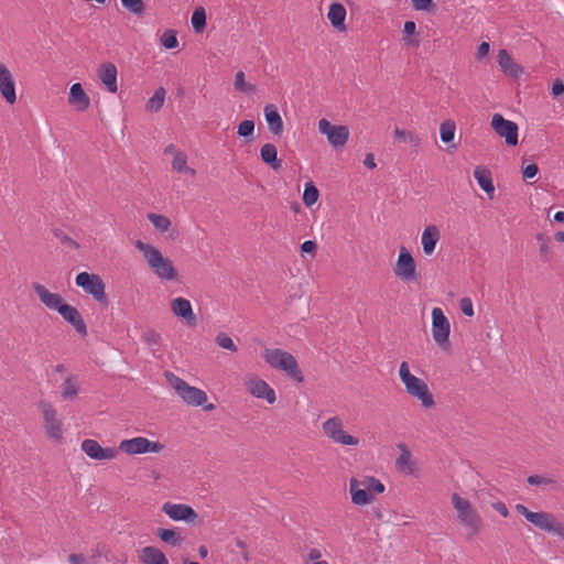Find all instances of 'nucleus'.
I'll return each instance as SVG.
<instances>
[{"instance_id": "f257e3e1", "label": "nucleus", "mask_w": 564, "mask_h": 564, "mask_svg": "<svg viewBox=\"0 0 564 564\" xmlns=\"http://www.w3.org/2000/svg\"><path fill=\"white\" fill-rule=\"evenodd\" d=\"M134 247L142 253L145 263L159 279L173 281L177 278V270L173 261L164 257L158 247L140 239L134 242Z\"/></svg>"}, {"instance_id": "f03ea898", "label": "nucleus", "mask_w": 564, "mask_h": 564, "mask_svg": "<svg viewBox=\"0 0 564 564\" xmlns=\"http://www.w3.org/2000/svg\"><path fill=\"white\" fill-rule=\"evenodd\" d=\"M451 500L457 513V521L466 529L468 538L478 534L482 529L484 522L470 501L456 492L452 494Z\"/></svg>"}, {"instance_id": "7ed1b4c3", "label": "nucleus", "mask_w": 564, "mask_h": 564, "mask_svg": "<svg viewBox=\"0 0 564 564\" xmlns=\"http://www.w3.org/2000/svg\"><path fill=\"white\" fill-rule=\"evenodd\" d=\"M262 357L270 367L285 372L295 382L303 381V373L292 354L280 348H267Z\"/></svg>"}, {"instance_id": "20e7f679", "label": "nucleus", "mask_w": 564, "mask_h": 564, "mask_svg": "<svg viewBox=\"0 0 564 564\" xmlns=\"http://www.w3.org/2000/svg\"><path fill=\"white\" fill-rule=\"evenodd\" d=\"M399 377L405 387L406 393L417 399L425 409H432L435 405L434 398L427 384L410 372L406 361L401 362Z\"/></svg>"}, {"instance_id": "39448f33", "label": "nucleus", "mask_w": 564, "mask_h": 564, "mask_svg": "<svg viewBox=\"0 0 564 564\" xmlns=\"http://www.w3.org/2000/svg\"><path fill=\"white\" fill-rule=\"evenodd\" d=\"M516 511L522 514L525 520L535 528L547 533H553L564 540V525L557 521L553 514L544 511L533 512L522 503L516 505Z\"/></svg>"}, {"instance_id": "423d86ee", "label": "nucleus", "mask_w": 564, "mask_h": 564, "mask_svg": "<svg viewBox=\"0 0 564 564\" xmlns=\"http://www.w3.org/2000/svg\"><path fill=\"white\" fill-rule=\"evenodd\" d=\"M165 378L177 395L191 406H200L207 401V394L204 390L189 386L185 380L173 372H166Z\"/></svg>"}, {"instance_id": "0eeeda50", "label": "nucleus", "mask_w": 564, "mask_h": 564, "mask_svg": "<svg viewBox=\"0 0 564 564\" xmlns=\"http://www.w3.org/2000/svg\"><path fill=\"white\" fill-rule=\"evenodd\" d=\"M323 433L334 443L343 446H357L359 440L346 431H344V423L339 416H333L323 422Z\"/></svg>"}, {"instance_id": "6e6552de", "label": "nucleus", "mask_w": 564, "mask_h": 564, "mask_svg": "<svg viewBox=\"0 0 564 564\" xmlns=\"http://www.w3.org/2000/svg\"><path fill=\"white\" fill-rule=\"evenodd\" d=\"M75 283L86 293L90 294L98 303H108L105 292V283L98 274L80 272L76 275Z\"/></svg>"}, {"instance_id": "1a4fd4ad", "label": "nucleus", "mask_w": 564, "mask_h": 564, "mask_svg": "<svg viewBox=\"0 0 564 564\" xmlns=\"http://www.w3.org/2000/svg\"><path fill=\"white\" fill-rule=\"evenodd\" d=\"M164 448V445L159 442H153L143 436H137L129 440H122L118 446V451L129 455H139L145 453H159Z\"/></svg>"}, {"instance_id": "9d476101", "label": "nucleus", "mask_w": 564, "mask_h": 564, "mask_svg": "<svg viewBox=\"0 0 564 564\" xmlns=\"http://www.w3.org/2000/svg\"><path fill=\"white\" fill-rule=\"evenodd\" d=\"M393 272L403 282H412L417 278L414 258L405 247H401L399 250Z\"/></svg>"}, {"instance_id": "9b49d317", "label": "nucleus", "mask_w": 564, "mask_h": 564, "mask_svg": "<svg viewBox=\"0 0 564 564\" xmlns=\"http://www.w3.org/2000/svg\"><path fill=\"white\" fill-rule=\"evenodd\" d=\"M449 333L451 324L444 312L440 307H434L432 310V336L434 341L440 347L448 345Z\"/></svg>"}, {"instance_id": "f8f14e48", "label": "nucleus", "mask_w": 564, "mask_h": 564, "mask_svg": "<svg viewBox=\"0 0 564 564\" xmlns=\"http://www.w3.org/2000/svg\"><path fill=\"white\" fill-rule=\"evenodd\" d=\"M44 416L45 430L50 438L61 441L63 437L62 423L56 416V410L46 402L40 404Z\"/></svg>"}, {"instance_id": "ddd939ff", "label": "nucleus", "mask_w": 564, "mask_h": 564, "mask_svg": "<svg viewBox=\"0 0 564 564\" xmlns=\"http://www.w3.org/2000/svg\"><path fill=\"white\" fill-rule=\"evenodd\" d=\"M82 451L91 459L95 460H110L117 457L118 449L113 447L104 448L101 445L91 438H87L82 443Z\"/></svg>"}, {"instance_id": "4468645a", "label": "nucleus", "mask_w": 564, "mask_h": 564, "mask_svg": "<svg viewBox=\"0 0 564 564\" xmlns=\"http://www.w3.org/2000/svg\"><path fill=\"white\" fill-rule=\"evenodd\" d=\"M162 510L174 521L194 522L197 518L195 510L184 503L165 502Z\"/></svg>"}, {"instance_id": "2eb2a0df", "label": "nucleus", "mask_w": 564, "mask_h": 564, "mask_svg": "<svg viewBox=\"0 0 564 564\" xmlns=\"http://www.w3.org/2000/svg\"><path fill=\"white\" fill-rule=\"evenodd\" d=\"M491 127L496 133L505 141H518V126L516 122L507 120L500 113H495L491 119Z\"/></svg>"}, {"instance_id": "dca6fc26", "label": "nucleus", "mask_w": 564, "mask_h": 564, "mask_svg": "<svg viewBox=\"0 0 564 564\" xmlns=\"http://www.w3.org/2000/svg\"><path fill=\"white\" fill-rule=\"evenodd\" d=\"M0 94L9 105L15 104V80L10 69L2 63H0Z\"/></svg>"}, {"instance_id": "f3484780", "label": "nucleus", "mask_w": 564, "mask_h": 564, "mask_svg": "<svg viewBox=\"0 0 564 564\" xmlns=\"http://www.w3.org/2000/svg\"><path fill=\"white\" fill-rule=\"evenodd\" d=\"M57 312L64 318V321H66L75 328V330L80 336L87 335V326L85 324V321L79 311L75 306L64 303Z\"/></svg>"}, {"instance_id": "a211bd4d", "label": "nucleus", "mask_w": 564, "mask_h": 564, "mask_svg": "<svg viewBox=\"0 0 564 564\" xmlns=\"http://www.w3.org/2000/svg\"><path fill=\"white\" fill-rule=\"evenodd\" d=\"M318 131L327 138V141H348L350 137L347 126H333L325 118L318 121Z\"/></svg>"}, {"instance_id": "6ab92c4d", "label": "nucleus", "mask_w": 564, "mask_h": 564, "mask_svg": "<svg viewBox=\"0 0 564 564\" xmlns=\"http://www.w3.org/2000/svg\"><path fill=\"white\" fill-rule=\"evenodd\" d=\"M172 313L185 321L188 325L196 324V315L194 314L191 302L182 296L175 297L171 300L170 303Z\"/></svg>"}, {"instance_id": "aec40b11", "label": "nucleus", "mask_w": 564, "mask_h": 564, "mask_svg": "<svg viewBox=\"0 0 564 564\" xmlns=\"http://www.w3.org/2000/svg\"><path fill=\"white\" fill-rule=\"evenodd\" d=\"M248 389L253 397L264 399L269 404H273L276 400L274 390L263 379L258 377L251 378L248 381Z\"/></svg>"}, {"instance_id": "412c9836", "label": "nucleus", "mask_w": 564, "mask_h": 564, "mask_svg": "<svg viewBox=\"0 0 564 564\" xmlns=\"http://www.w3.org/2000/svg\"><path fill=\"white\" fill-rule=\"evenodd\" d=\"M33 290L39 296L41 303L48 310L58 311L59 307L65 303L64 299L58 293L50 292L44 285L40 283H33Z\"/></svg>"}, {"instance_id": "4be33fe9", "label": "nucleus", "mask_w": 564, "mask_h": 564, "mask_svg": "<svg viewBox=\"0 0 564 564\" xmlns=\"http://www.w3.org/2000/svg\"><path fill=\"white\" fill-rule=\"evenodd\" d=\"M263 113L270 132L273 137L281 138L283 133V121L278 107L273 104H268L264 106Z\"/></svg>"}, {"instance_id": "5701e85b", "label": "nucleus", "mask_w": 564, "mask_h": 564, "mask_svg": "<svg viewBox=\"0 0 564 564\" xmlns=\"http://www.w3.org/2000/svg\"><path fill=\"white\" fill-rule=\"evenodd\" d=\"M117 75V67L112 63H104L98 68L99 79L111 94H116L118 91Z\"/></svg>"}, {"instance_id": "b1692460", "label": "nucleus", "mask_w": 564, "mask_h": 564, "mask_svg": "<svg viewBox=\"0 0 564 564\" xmlns=\"http://www.w3.org/2000/svg\"><path fill=\"white\" fill-rule=\"evenodd\" d=\"M164 153L173 155L172 169L174 171H176L177 173H186L189 174L191 176L196 175V171L187 166V155L184 152L176 150L173 144L166 147Z\"/></svg>"}, {"instance_id": "393cba45", "label": "nucleus", "mask_w": 564, "mask_h": 564, "mask_svg": "<svg viewBox=\"0 0 564 564\" xmlns=\"http://www.w3.org/2000/svg\"><path fill=\"white\" fill-rule=\"evenodd\" d=\"M400 456L395 460L397 468L409 476H414L417 471L416 463L412 459L411 452L405 444H399Z\"/></svg>"}, {"instance_id": "a878e982", "label": "nucleus", "mask_w": 564, "mask_h": 564, "mask_svg": "<svg viewBox=\"0 0 564 564\" xmlns=\"http://www.w3.org/2000/svg\"><path fill=\"white\" fill-rule=\"evenodd\" d=\"M347 11L345 7L339 2L330 3L327 12V19L329 20L333 28L338 32H345L347 26L345 24Z\"/></svg>"}, {"instance_id": "bb28decb", "label": "nucleus", "mask_w": 564, "mask_h": 564, "mask_svg": "<svg viewBox=\"0 0 564 564\" xmlns=\"http://www.w3.org/2000/svg\"><path fill=\"white\" fill-rule=\"evenodd\" d=\"M474 177L477 181L479 187L487 194L489 199L495 197V185L492 182L491 172L482 166H477L474 171Z\"/></svg>"}, {"instance_id": "cd10ccee", "label": "nucleus", "mask_w": 564, "mask_h": 564, "mask_svg": "<svg viewBox=\"0 0 564 564\" xmlns=\"http://www.w3.org/2000/svg\"><path fill=\"white\" fill-rule=\"evenodd\" d=\"M441 232L437 226L429 225L424 228L421 237L423 252L430 256L434 252L435 247L440 240Z\"/></svg>"}, {"instance_id": "c85d7f7f", "label": "nucleus", "mask_w": 564, "mask_h": 564, "mask_svg": "<svg viewBox=\"0 0 564 564\" xmlns=\"http://www.w3.org/2000/svg\"><path fill=\"white\" fill-rule=\"evenodd\" d=\"M349 492L351 495V501L356 506H365L372 501V495L365 489L362 482L359 479H350Z\"/></svg>"}, {"instance_id": "c756f323", "label": "nucleus", "mask_w": 564, "mask_h": 564, "mask_svg": "<svg viewBox=\"0 0 564 564\" xmlns=\"http://www.w3.org/2000/svg\"><path fill=\"white\" fill-rule=\"evenodd\" d=\"M498 64L503 73L512 77H518L523 73V68L513 61L507 50L499 51Z\"/></svg>"}, {"instance_id": "7c9ffc66", "label": "nucleus", "mask_w": 564, "mask_h": 564, "mask_svg": "<svg viewBox=\"0 0 564 564\" xmlns=\"http://www.w3.org/2000/svg\"><path fill=\"white\" fill-rule=\"evenodd\" d=\"M68 101L70 105L75 106L77 110L84 111L88 109L90 105L89 97L84 91L82 85L79 83L73 84L69 89V98Z\"/></svg>"}, {"instance_id": "2f4dec72", "label": "nucleus", "mask_w": 564, "mask_h": 564, "mask_svg": "<svg viewBox=\"0 0 564 564\" xmlns=\"http://www.w3.org/2000/svg\"><path fill=\"white\" fill-rule=\"evenodd\" d=\"M140 561L143 564H169L165 554L155 546H144L140 552Z\"/></svg>"}, {"instance_id": "473e14b6", "label": "nucleus", "mask_w": 564, "mask_h": 564, "mask_svg": "<svg viewBox=\"0 0 564 564\" xmlns=\"http://www.w3.org/2000/svg\"><path fill=\"white\" fill-rule=\"evenodd\" d=\"M261 159L269 164L274 171L282 166V161L278 159V151L273 143H264L260 150Z\"/></svg>"}, {"instance_id": "72a5a7b5", "label": "nucleus", "mask_w": 564, "mask_h": 564, "mask_svg": "<svg viewBox=\"0 0 564 564\" xmlns=\"http://www.w3.org/2000/svg\"><path fill=\"white\" fill-rule=\"evenodd\" d=\"M158 535L164 543L172 546H180L183 543L182 535L173 529L160 528Z\"/></svg>"}, {"instance_id": "f704fd0d", "label": "nucleus", "mask_w": 564, "mask_h": 564, "mask_svg": "<svg viewBox=\"0 0 564 564\" xmlns=\"http://www.w3.org/2000/svg\"><path fill=\"white\" fill-rule=\"evenodd\" d=\"M78 394V387L75 377L69 376L61 387V395L65 400H73Z\"/></svg>"}, {"instance_id": "c9c22d12", "label": "nucleus", "mask_w": 564, "mask_h": 564, "mask_svg": "<svg viewBox=\"0 0 564 564\" xmlns=\"http://www.w3.org/2000/svg\"><path fill=\"white\" fill-rule=\"evenodd\" d=\"M166 91L163 87L158 88L147 102V109L152 112L159 111L164 104Z\"/></svg>"}, {"instance_id": "e433bc0d", "label": "nucleus", "mask_w": 564, "mask_h": 564, "mask_svg": "<svg viewBox=\"0 0 564 564\" xmlns=\"http://www.w3.org/2000/svg\"><path fill=\"white\" fill-rule=\"evenodd\" d=\"M234 87L237 91L245 94H253L257 90L256 85L246 82V76L242 70H239L235 75Z\"/></svg>"}, {"instance_id": "4c0bfd02", "label": "nucleus", "mask_w": 564, "mask_h": 564, "mask_svg": "<svg viewBox=\"0 0 564 564\" xmlns=\"http://www.w3.org/2000/svg\"><path fill=\"white\" fill-rule=\"evenodd\" d=\"M148 219L162 234L166 232L171 227V220L164 215L150 213L148 214Z\"/></svg>"}, {"instance_id": "58836bf2", "label": "nucleus", "mask_w": 564, "mask_h": 564, "mask_svg": "<svg viewBox=\"0 0 564 564\" xmlns=\"http://www.w3.org/2000/svg\"><path fill=\"white\" fill-rule=\"evenodd\" d=\"M192 28L196 33L202 32L206 26V11L203 7H197L191 18Z\"/></svg>"}, {"instance_id": "ea45409f", "label": "nucleus", "mask_w": 564, "mask_h": 564, "mask_svg": "<svg viewBox=\"0 0 564 564\" xmlns=\"http://www.w3.org/2000/svg\"><path fill=\"white\" fill-rule=\"evenodd\" d=\"M360 481L369 494H382L384 491V485L375 477H365Z\"/></svg>"}, {"instance_id": "a19ab883", "label": "nucleus", "mask_w": 564, "mask_h": 564, "mask_svg": "<svg viewBox=\"0 0 564 564\" xmlns=\"http://www.w3.org/2000/svg\"><path fill=\"white\" fill-rule=\"evenodd\" d=\"M456 124L453 120H445L441 123V141H453L455 137Z\"/></svg>"}, {"instance_id": "79ce46f5", "label": "nucleus", "mask_w": 564, "mask_h": 564, "mask_svg": "<svg viewBox=\"0 0 564 564\" xmlns=\"http://www.w3.org/2000/svg\"><path fill=\"white\" fill-rule=\"evenodd\" d=\"M319 193L312 182H307L304 187L303 200L306 206H312L318 199Z\"/></svg>"}, {"instance_id": "37998d69", "label": "nucleus", "mask_w": 564, "mask_h": 564, "mask_svg": "<svg viewBox=\"0 0 564 564\" xmlns=\"http://www.w3.org/2000/svg\"><path fill=\"white\" fill-rule=\"evenodd\" d=\"M161 45L166 50H172L177 47L178 40L176 36V32L174 30H166L160 37Z\"/></svg>"}, {"instance_id": "c03bdc74", "label": "nucleus", "mask_w": 564, "mask_h": 564, "mask_svg": "<svg viewBox=\"0 0 564 564\" xmlns=\"http://www.w3.org/2000/svg\"><path fill=\"white\" fill-rule=\"evenodd\" d=\"M142 341L149 346L150 348H156L160 346L161 344V335L153 330V329H148L147 332H144L142 334Z\"/></svg>"}, {"instance_id": "a18cd8bd", "label": "nucleus", "mask_w": 564, "mask_h": 564, "mask_svg": "<svg viewBox=\"0 0 564 564\" xmlns=\"http://www.w3.org/2000/svg\"><path fill=\"white\" fill-rule=\"evenodd\" d=\"M121 3L132 14L142 15L144 13L143 0H121Z\"/></svg>"}, {"instance_id": "49530a36", "label": "nucleus", "mask_w": 564, "mask_h": 564, "mask_svg": "<svg viewBox=\"0 0 564 564\" xmlns=\"http://www.w3.org/2000/svg\"><path fill=\"white\" fill-rule=\"evenodd\" d=\"M216 344L227 350L236 352L238 350V347L234 343L230 336H228L225 333H219L215 338Z\"/></svg>"}, {"instance_id": "de8ad7c7", "label": "nucleus", "mask_w": 564, "mask_h": 564, "mask_svg": "<svg viewBox=\"0 0 564 564\" xmlns=\"http://www.w3.org/2000/svg\"><path fill=\"white\" fill-rule=\"evenodd\" d=\"M527 481L532 486H554L556 484L554 479L541 475H531L528 477Z\"/></svg>"}, {"instance_id": "09e8293b", "label": "nucleus", "mask_w": 564, "mask_h": 564, "mask_svg": "<svg viewBox=\"0 0 564 564\" xmlns=\"http://www.w3.org/2000/svg\"><path fill=\"white\" fill-rule=\"evenodd\" d=\"M253 131H254V122L252 120H243L242 122L239 123L237 133L240 137L248 138V137L252 135Z\"/></svg>"}, {"instance_id": "8fccbe9b", "label": "nucleus", "mask_w": 564, "mask_h": 564, "mask_svg": "<svg viewBox=\"0 0 564 564\" xmlns=\"http://www.w3.org/2000/svg\"><path fill=\"white\" fill-rule=\"evenodd\" d=\"M459 308L463 312V314L468 316V317H471L475 314L474 305H473V302H471V300L469 297H463L459 301Z\"/></svg>"}, {"instance_id": "3c124183", "label": "nucleus", "mask_w": 564, "mask_h": 564, "mask_svg": "<svg viewBox=\"0 0 564 564\" xmlns=\"http://www.w3.org/2000/svg\"><path fill=\"white\" fill-rule=\"evenodd\" d=\"M54 236L56 238H58L65 245H68L70 247H73L74 249H77L79 248V245L78 242H76L74 239H72L68 235H66L63 230L61 229H55L54 230Z\"/></svg>"}, {"instance_id": "603ef678", "label": "nucleus", "mask_w": 564, "mask_h": 564, "mask_svg": "<svg viewBox=\"0 0 564 564\" xmlns=\"http://www.w3.org/2000/svg\"><path fill=\"white\" fill-rule=\"evenodd\" d=\"M411 1H412L413 8L417 11H426L433 4V0H411Z\"/></svg>"}, {"instance_id": "864d4df0", "label": "nucleus", "mask_w": 564, "mask_h": 564, "mask_svg": "<svg viewBox=\"0 0 564 564\" xmlns=\"http://www.w3.org/2000/svg\"><path fill=\"white\" fill-rule=\"evenodd\" d=\"M538 172H539V167L536 164H534V163L529 164L523 169V178L531 180L536 176Z\"/></svg>"}, {"instance_id": "5fc2aeb1", "label": "nucleus", "mask_w": 564, "mask_h": 564, "mask_svg": "<svg viewBox=\"0 0 564 564\" xmlns=\"http://www.w3.org/2000/svg\"><path fill=\"white\" fill-rule=\"evenodd\" d=\"M552 95L553 97H560L564 94V83L563 80L556 78L552 84Z\"/></svg>"}, {"instance_id": "6e6d98bb", "label": "nucleus", "mask_w": 564, "mask_h": 564, "mask_svg": "<svg viewBox=\"0 0 564 564\" xmlns=\"http://www.w3.org/2000/svg\"><path fill=\"white\" fill-rule=\"evenodd\" d=\"M490 50V45L487 42H481L477 48L476 58L482 59L486 55H488Z\"/></svg>"}, {"instance_id": "4d7b16f0", "label": "nucleus", "mask_w": 564, "mask_h": 564, "mask_svg": "<svg viewBox=\"0 0 564 564\" xmlns=\"http://www.w3.org/2000/svg\"><path fill=\"white\" fill-rule=\"evenodd\" d=\"M316 249V242L313 240H306L301 245V251L303 253H313Z\"/></svg>"}, {"instance_id": "13d9d810", "label": "nucleus", "mask_w": 564, "mask_h": 564, "mask_svg": "<svg viewBox=\"0 0 564 564\" xmlns=\"http://www.w3.org/2000/svg\"><path fill=\"white\" fill-rule=\"evenodd\" d=\"M492 508L498 513H500L503 518H507L509 516V511H508L507 506L503 502H501V501L494 502L492 503Z\"/></svg>"}, {"instance_id": "bf43d9fd", "label": "nucleus", "mask_w": 564, "mask_h": 564, "mask_svg": "<svg viewBox=\"0 0 564 564\" xmlns=\"http://www.w3.org/2000/svg\"><path fill=\"white\" fill-rule=\"evenodd\" d=\"M536 239L539 241H542V243L540 245V252H541V254H545L546 256L549 253V241L546 239H544L542 234H539L536 236Z\"/></svg>"}, {"instance_id": "052dcab7", "label": "nucleus", "mask_w": 564, "mask_h": 564, "mask_svg": "<svg viewBox=\"0 0 564 564\" xmlns=\"http://www.w3.org/2000/svg\"><path fill=\"white\" fill-rule=\"evenodd\" d=\"M236 546L240 550V553L242 557L248 561V551H247V544L245 541L237 539L236 540Z\"/></svg>"}, {"instance_id": "680f3d73", "label": "nucleus", "mask_w": 564, "mask_h": 564, "mask_svg": "<svg viewBox=\"0 0 564 564\" xmlns=\"http://www.w3.org/2000/svg\"><path fill=\"white\" fill-rule=\"evenodd\" d=\"M68 562L70 564H85L86 560H85L84 555L73 553L68 556Z\"/></svg>"}, {"instance_id": "e2e57ef3", "label": "nucleus", "mask_w": 564, "mask_h": 564, "mask_svg": "<svg viewBox=\"0 0 564 564\" xmlns=\"http://www.w3.org/2000/svg\"><path fill=\"white\" fill-rule=\"evenodd\" d=\"M364 164H365V166H366L367 169H369V170H373V169L377 166V164H376V162H375V156H373V154H372V153H368V154L366 155V158H365V160H364Z\"/></svg>"}, {"instance_id": "0e129e2a", "label": "nucleus", "mask_w": 564, "mask_h": 564, "mask_svg": "<svg viewBox=\"0 0 564 564\" xmlns=\"http://www.w3.org/2000/svg\"><path fill=\"white\" fill-rule=\"evenodd\" d=\"M416 30V24L414 21H406L403 26V31L408 35H412Z\"/></svg>"}, {"instance_id": "69168bd1", "label": "nucleus", "mask_w": 564, "mask_h": 564, "mask_svg": "<svg viewBox=\"0 0 564 564\" xmlns=\"http://www.w3.org/2000/svg\"><path fill=\"white\" fill-rule=\"evenodd\" d=\"M322 556V552L318 550V549H311L310 552H308V560L311 561H318Z\"/></svg>"}, {"instance_id": "338daca9", "label": "nucleus", "mask_w": 564, "mask_h": 564, "mask_svg": "<svg viewBox=\"0 0 564 564\" xmlns=\"http://www.w3.org/2000/svg\"><path fill=\"white\" fill-rule=\"evenodd\" d=\"M554 220L556 223H564V212H556L554 214Z\"/></svg>"}, {"instance_id": "774afa93", "label": "nucleus", "mask_w": 564, "mask_h": 564, "mask_svg": "<svg viewBox=\"0 0 564 564\" xmlns=\"http://www.w3.org/2000/svg\"><path fill=\"white\" fill-rule=\"evenodd\" d=\"M554 239H555L557 242H564V231H557V232H555V235H554Z\"/></svg>"}]
</instances>
